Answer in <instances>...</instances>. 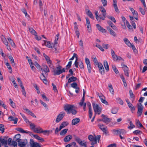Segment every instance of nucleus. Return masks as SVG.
Segmentation results:
<instances>
[{"mask_svg":"<svg viewBox=\"0 0 147 147\" xmlns=\"http://www.w3.org/2000/svg\"><path fill=\"white\" fill-rule=\"evenodd\" d=\"M64 109L67 114L71 113L72 114L76 115L77 112L75 109L74 106L73 105L66 104L64 106Z\"/></svg>","mask_w":147,"mask_h":147,"instance_id":"1","label":"nucleus"},{"mask_svg":"<svg viewBox=\"0 0 147 147\" xmlns=\"http://www.w3.org/2000/svg\"><path fill=\"white\" fill-rule=\"evenodd\" d=\"M43 56L45 58L49 67L51 68H53V65L52 63V61L51 60L49 57L45 53H43Z\"/></svg>","mask_w":147,"mask_h":147,"instance_id":"2","label":"nucleus"},{"mask_svg":"<svg viewBox=\"0 0 147 147\" xmlns=\"http://www.w3.org/2000/svg\"><path fill=\"white\" fill-rule=\"evenodd\" d=\"M92 106L95 113H97L98 115L100 114L101 111L99 106L94 103H92Z\"/></svg>","mask_w":147,"mask_h":147,"instance_id":"3","label":"nucleus"},{"mask_svg":"<svg viewBox=\"0 0 147 147\" xmlns=\"http://www.w3.org/2000/svg\"><path fill=\"white\" fill-rule=\"evenodd\" d=\"M98 126L100 129L105 134L107 135L108 134V131L107 130V126L103 124L100 123H98Z\"/></svg>","mask_w":147,"mask_h":147,"instance_id":"4","label":"nucleus"},{"mask_svg":"<svg viewBox=\"0 0 147 147\" xmlns=\"http://www.w3.org/2000/svg\"><path fill=\"white\" fill-rule=\"evenodd\" d=\"M112 131L114 133L115 135L123 134L126 133L125 130L124 129H119L117 130L113 129L112 130Z\"/></svg>","mask_w":147,"mask_h":147,"instance_id":"5","label":"nucleus"},{"mask_svg":"<svg viewBox=\"0 0 147 147\" xmlns=\"http://www.w3.org/2000/svg\"><path fill=\"white\" fill-rule=\"evenodd\" d=\"M137 106L138 111L137 113L139 115V116H140L141 115L142 112L144 108L143 107L142 105V104L141 103H138Z\"/></svg>","mask_w":147,"mask_h":147,"instance_id":"6","label":"nucleus"},{"mask_svg":"<svg viewBox=\"0 0 147 147\" xmlns=\"http://www.w3.org/2000/svg\"><path fill=\"white\" fill-rule=\"evenodd\" d=\"M85 62L87 65L89 73H90L91 72L92 67L90 61L89 59L87 58L85 59Z\"/></svg>","mask_w":147,"mask_h":147,"instance_id":"7","label":"nucleus"},{"mask_svg":"<svg viewBox=\"0 0 147 147\" xmlns=\"http://www.w3.org/2000/svg\"><path fill=\"white\" fill-rule=\"evenodd\" d=\"M65 115V113L64 112H62L60 113L59 114L56 119L55 121L56 123H58L60 121H61L64 116Z\"/></svg>","mask_w":147,"mask_h":147,"instance_id":"8","label":"nucleus"},{"mask_svg":"<svg viewBox=\"0 0 147 147\" xmlns=\"http://www.w3.org/2000/svg\"><path fill=\"white\" fill-rule=\"evenodd\" d=\"M101 116L102 117V120L103 122L106 123L107 124H108L111 121V119L110 118H108L105 115L102 114Z\"/></svg>","mask_w":147,"mask_h":147,"instance_id":"9","label":"nucleus"},{"mask_svg":"<svg viewBox=\"0 0 147 147\" xmlns=\"http://www.w3.org/2000/svg\"><path fill=\"white\" fill-rule=\"evenodd\" d=\"M18 145L21 147H24L25 146L27 143V141L26 139L24 140H18Z\"/></svg>","mask_w":147,"mask_h":147,"instance_id":"10","label":"nucleus"},{"mask_svg":"<svg viewBox=\"0 0 147 147\" xmlns=\"http://www.w3.org/2000/svg\"><path fill=\"white\" fill-rule=\"evenodd\" d=\"M17 130L18 131L22 133L29 134L31 136H32V135H33L32 132H30L28 131H25L22 128H17Z\"/></svg>","mask_w":147,"mask_h":147,"instance_id":"11","label":"nucleus"},{"mask_svg":"<svg viewBox=\"0 0 147 147\" xmlns=\"http://www.w3.org/2000/svg\"><path fill=\"white\" fill-rule=\"evenodd\" d=\"M98 68L99 69L100 72L102 75H103L105 74V70L103 67L101 63H99L98 65Z\"/></svg>","mask_w":147,"mask_h":147,"instance_id":"12","label":"nucleus"},{"mask_svg":"<svg viewBox=\"0 0 147 147\" xmlns=\"http://www.w3.org/2000/svg\"><path fill=\"white\" fill-rule=\"evenodd\" d=\"M122 68H123V69L124 72L125 74L127 77L129 76V68L127 66L125 65H122Z\"/></svg>","mask_w":147,"mask_h":147,"instance_id":"13","label":"nucleus"},{"mask_svg":"<svg viewBox=\"0 0 147 147\" xmlns=\"http://www.w3.org/2000/svg\"><path fill=\"white\" fill-rule=\"evenodd\" d=\"M43 68H41V70L42 72L44 71L46 73H47L50 72L49 69L48 67L46 65L44 64L43 65Z\"/></svg>","mask_w":147,"mask_h":147,"instance_id":"14","label":"nucleus"},{"mask_svg":"<svg viewBox=\"0 0 147 147\" xmlns=\"http://www.w3.org/2000/svg\"><path fill=\"white\" fill-rule=\"evenodd\" d=\"M53 68H52L53 70L52 71V72L53 73L54 75H59L62 74V71L60 69H58L55 70L54 66H53Z\"/></svg>","mask_w":147,"mask_h":147,"instance_id":"15","label":"nucleus"},{"mask_svg":"<svg viewBox=\"0 0 147 147\" xmlns=\"http://www.w3.org/2000/svg\"><path fill=\"white\" fill-rule=\"evenodd\" d=\"M72 138V137L71 135H69L66 136L63 139V140L65 142H68L71 140Z\"/></svg>","mask_w":147,"mask_h":147,"instance_id":"16","label":"nucleus"},{"mask_svg":"<svg viewBox=\"0 0 147 147\" xmlns=\"http://www.w3.org/2000/svg\"><path fill=\"white\" fill-rule=\"evenodd\" d=\"M96 26L98 30L101 31L103 33H105L106 32V30L103 28L99 24H96Z\"/></svg>","mask_w":147,"mask_h":147,"instance_id":"17","label":"nucleus"},{"mask_svg":"<svg viewBox=\"0 0 147 147\" xmlns=\"http://www.w3.org/2000/svg\"><path fill=\"white\" fill-rule=\"evenodd\" d=\"M107 28L108 31L109 32L110 34L114 36H115L116 34L115 32L110 27L108 26L107 27Z\"/></svg>","mask_w":147,"mask_h":147,"instance_id":"18","label":"nucleus"},{"mask_svg":"<svg viewBox=\"0 0 147 147\" xmlns=\"http://www.w3.org/2000/svg\"><path fill=\"white\" fill-rule=\"evenodd\" d=\"M111 51L112 56L113 60L115 61H117V58L118 56L115 54L114 51L112 49H111Z\"/></svg>","mask_w":147,"mask_h":147,"instance_id":"19","label":"nucleus"},{"mask_svg":"<svg viewBox=\"0 0 147 147\" xmlns=\"http://www.w3.org/2000/svg\"><path fill=\"white\" fill-rule=\"evenodd\" d=\"M8 119L9 121H14V123L16 124L17 123L18 121V119L17 118H14L12 116H10L9 117Z\"/></svg>","mask_w":147,"mask_h":147,"instance_id":"20","label":"nucleus"},{"mask_svg":"<svg viewBox=\"0 0 147 147\" xmlns=\"http://www.w3.org/2000/svg\"><path fill=\"white\" fill-rule=\"evenodd\" d=\"M80 119L79 118H76L73 119L71 123V125H75L80 122Z\"/></svg>","mask_w":147,"mask_h":147,"instance_id":"21","label":"nucleus"},{"mask_svg":"<svg viewBox=\"0 0 147 147\" xmlns=\"http://www.w3.org/2000/svg\"><path fill=\"white\" fill-rule=\"evenodd\" d=\"M44 43L42 44V45H45L46 46L49 48H52V47L51 46V44L50 42L45 40H44Z\"/></svg>","mask_w":147,"mask_h":147,"instance_id":"22","label":"nucleus"},{"mask_svg":"<svg viewBox=\"0 0 147 147\" xmlns=\"http://www.w3.org/2000/svg\"><path fill=\"white\" fill-rule=\"evenodd\" d=\"M88 139L91 142H96L97 138L94 137L92 135H90L88 136Z\"/></svg>","mask_w":147,"mask_h":147,"instance_id":"23","label":"nucleus"},{"mask_svg":"<svg viewBox=\"0 0 147 147\" xmlns=\"http://www.w3.org/2000/svg\"><path fill=\"white\" fill-rule=\"evenodd\" d=\"M0 143L2 145H7V140L5 139L2 138V137L1 136L0 138Z\"/></svg>","mask_w":147,"mask_h":147,"instance_id":"24","label":"nucleus"},{"mask_svg":"<svg viewBox=\"0 0 147 147\" xmlns=\"http://www.w3.org/2000/svg\"><path fill=\"white\" fill-rule=\"evenodd\" d=\"M23 109L24 110L27 112L29 114L31 115L34 118L36 117V116L34 114L30 111L28 109H27L26 108H24Z\"/></svg>","mask_w":147,"mask_h":147,"instance_id":"25","label":"nucleus"},{"mask_svg":"<svg viewBox=\"0 0 147 147\" xmlns=\"http://www.w3.org/2000/svg\"><path fill=\"white\" fill-rule=\"evenodd\" d=\"M32 136L35 138L40 141L41 142H44V140L43 138L40 137L37 135H34L33 134Z\"/></svg>","mask_w":147,"mask_h":147,"instance_id":"26","label":"nucleus"},{"mask_svg":"<svg viewBox=\"0 0 147 147\" xmlns=\"http://www.w3.org/2000/svg\"><path fill=\"white\" fill-rule=\"evenodd\" d=\"M77 78L76 77L74 76H72L69 78L68 80V83H71L73 82H75L77 80Z\"/></svg>","mask_w":147,"mask_h":147,"instance_id":"27","label":"nucleus"},{"mask_svg":"<svg viewBox=\"0 0 147 147\" xmlns=\"http://www.w3.org/2000/svg\"><path fill=\"white\" fill-rule=\"evenodd\" d=\"M42 129L40 127H36L35 129H34V131L35 133H42Z\"/></svg>","mask_w":147,"mask_h":147,"instance_id":"28","label":"nucleus"},{"mask_svg":"<svg viewBox=\"0 0 147 147\" xmlns=\"http://www.w3.org/2000/svg\"><path fill=\"white\" fill-rule=\"evenodd\" d=\"M21 135L20 134H17L14 137L13 139V140L17 141L18 140H21V139H20V138Z\"/></svg>","mask_w":147,"mask_h":147,"instance_id":"29","label":"nucleus"},{"mask_svg":"<svg viewBox=\"0 0 147 147\" xmlns=\"http://www.w3.org/2000/svg\"><path fill=\"white\" fill-rule=\"evenodd\" d=\"M129 9L134 15L136 17H137L138 16V13L137 12L135 11L133 8L130 7Z\"/></svg>","mask_w":147,"mask_h":147,"instance_id":"30","label":"nucleus"},{"mask_svg":"<svg viewBox=\"0 0 147 147\" xmlns=\"http://www.w3.org/2000/svg\"><path fill=\"white\" fill-rule=\"evenodd\" d=\"M68 124V122L67 121H64L62 122L60 126V129H62L64 127L67 126Z\"/></svg>","mask_w":147,"mask_h":147,"instance_id":"31","label":"nucleus"},{"mask_svg":"<svg viewBox=\"0 0 147 147\" xmlns=\"http://www.w3.org/2000/svg\"><path fill=\"white\" fill-rule=\"evenodd\" d=\"M29 31L34 36H37V33L36 31L32 28H29Z\"/></svg>","mask_w":147,"mask_h":147,"instance_id":"32","label":"nucleus"},{"mask_svg":"<svg viewBox=\"0 0 147 147\" xmlns=\"http://www.w3.org/2000/svg\"><path fill=\"white\" fill-rule=\"evenodd\" d=\"M123 40L125 43L129 47H130L132 45L129 40L127 38H125L123 39Z\"/></svg>","mask_w":147,"mask_h":147,"instance_id":"33","label":"nucleus"},{"mask_svg":"<svg viewBox=\"0 0 147 147\" xmlns=\"http://www.w3.org/2000/svg\"><path fill=\"white\" fill-rule=\"evenodd\" d=\"M88 16L92 19H94V17L92 12L90 10H88L86 13Z\"/></svg>","mask_w":147,"mask_h":147,"instance_id":"34","label":"nucleus"},{"mask_svg":"<svg viewBox=\"0 0 147 147\" xmlns=\"http://www.w3.org/2000/svg\"><path fill=\"white\" fill-rule=\"evenodd\" d=\"M104 65L105 69L108 71L109 70V66L108 63L106 61H104Z\"/></svg>","mask_w":147,"mask_h":147,"instance_id":"35","label":"nucleus"},{"mask_svg":"<svg viewBox=\"0 0 147 147\" xmlns=\"http://www.w3.org/2000/svg\"><path fill=\"white\" fill-rule=\"evenodd\" d=\"M76 144L75 142H73L67 144L65 147H74Z\"/></svg>","mask_w":147,"mask_h":147,"instance_id":"36","label":"nucleus"},{"mask_svg":"<svg viewBox=\"0 0 147 147\" xmlns=\"http://www.w3.org/2000/svg\"><path fill=\"white\" fill-rule=\"evenodd\" d=\"M29 123L30 124V129L32 130H33V131H34V129H35L36 128L35 125L34 123H31L30 121L29 122Z\"/></svg>","mask_w":147,"mask_h":147,"instance_id":"37","label":"nucleus"},{"mask_svg":"<svg viewBox=\"0 0 147 147\" xmlns=\"http://www.w3.org/2000/svg\"><path fill=\"white\" fill-rule=\"evenodd\" d=\"M68 130L67 129H64L60 132V134L61 136H64L67 132Z\"/></svg>","mask_w":147,"mask_h":147,"instance_id":"38","label":"nucleus"},{"mask_svg":"<svg viewBox=\"0 0 147 147\" xmlns=\"http://www.w3.org/2000/svg\"><path fill=\"white\" fill-rule=\"evenodd\" d=\"M117 102V103L122 105L123 104V101L120 98L118 97L116 98Z\"/></svg>","mask_w":147,"mask_h":147,"instance_id":"39","label":"nucleus"},{"mask_svg":"<svg viewBox=\"0 0 147 147\" xmlns=\"http://www.w3.org/2000/svg\"><path fill=\"white\" fill-rule=\"evenodd\" d=\"M3 36V38H2L1 39L3 43H4L5 45H7V44H8V42H7L6 38Z\"/></svg>","mask_w":147,"mask_h":147,"instance_id":"40","label":"nucleus"},{"mask_svg":"<svg viewBox=\"0 0 147 147\" xmlns=\"http://www.w3.org/2000/svg\"><path fill=\"white\" fill-rule=\"evenodd\" d=\"M52 132V131L51 130H43L42 129L41 133H43L45 135H46L47 134H49L50 133H51Z\"/></svg>","mask_w":147,"mask_h":147,"instance_id":"41","label":"nucleus"},{"mask_svg":"<svg viewBox=\"0 0 147 147\" xmlns=\"http://www.w3.org/2000/svg\"><path fill=\"white\" fill-rule=\"evenodd\" d=\"M109 87V90L111 92V93L112 94H113L114 93V90L111 84H110L108 86Z\"/></svg>","mask_w":147,"mask_h":147,"instance_id":"42","label":"nucleus"},{"mask_svg":"<svg viewBox=\"0 0 147 147\" xmlns=\"http://www.w3.org/2000/svg\"><path fill=\"white\" fill-rule=\"evenodd\" d=\"M4 125L3 124H0V131L3 133L4 132Z\"/></svg>","mask_w":147,"mask_h":147,"instance_id":"43","label":"nucleus"},{"mask_svg":"<svg viewBox=\"0 0 147 147\" xmlns=\"http://www.w3.org/2000/svg\"><path fill=\"white\" fill-rule=\"evenodd\" d=\"M129 124L130 126H128V128L130 129H131L132 128L135 127V125H134L131 121H130L129 122Z\"/></svg>","mask_w":147,"mask_h":147,"instance_id":"44","label":"nucleus"},{"mask_svg":"<svg viewBox=\"0 0 147 147\" xmlns=\"http://www.w3.org/2000/svg\"><path fill=\"white\" fill-rule=\"evenodd\" d=\"M118 110L117 108H113L111 110V113L113 114H116L118 112Z\"/></svg>","mask_w":147,"mask_h":147,"instance_id":"45","label":"nucleus"},{"mask_svg":"<svg viewBox=\"0 0 147 147\" xmlns=\"http://www.w3.org/2000/svg\"><path fill=\"white\" fill-rule=\"evenodd\" d=\"M136 125L139 127H142L144 129H145L139 120L136 123Z\"/></svg>","mask_w":147,"mask_h":147,"instance_id":"46","label":"nucleus"},{"mask_svg":"<svg viewBox=\"0 0 147 147\" xmlns=\"http://www.w3.org/2000/svg\"><path fill=\"white\" fill-rule=\"evenodd\" d=\"M112 67L114 71L115 72V73L116 74H117L119 73L115 65H112Z\"/></svg>","mask_w":147,"mask_h":147,"instance_id":"47","label":"nucleus"},{"mask_svg":"<svg viewBox=\"0 0 147 147\" xmlns=\"http://www.w3.org/2000/svg\"><path fill=\"white\" fill-rule=\"evenodd\" d=\"M20 87L22 90V91L23 94L25 96H26V93L24 86H23V85H21V86H20Z\"/></svg>","mask_w":147,"mask_h":147,"instance_id":"48","label":"nucleus"},{"mask_svg":"<svg viewBox=\"0 0 147 147\" xmlns=\"http://www.w3.org/2000/svg\"><path fill=\"white\" fill-rule=\"evenodd\" d=\"M101 11L103 17L104 18H106L107 17V13L105 9H104L103 10H101Z\"/></svg>","mask_w":147,"mask_h":147,"instance_id":"49","label":"nucleus"},{"mask_svg":"<svg viewBox=\"0 0 147 147\" xmlns=\"http://www.w3.org/2000/svg\"><path fill=\"white\" fill-rule=\"evenodd\" d=\"M96 47L98 48L102 51H104V50L103 48L98 44L96 43Z\"/></svg>","mask_w":147,"mask_h":147,"instance_id":"50","label":"nucleus"},{"mask_svg":"<svg viewBox=\"0 0 147 147\" xmlns=\"http://www.w3.org/2000/svg\"><path fill=\"white\" fill-rule=\"evenodd\" d=\"M88 113L89 117L90 119H91L92 118V109H89Z\"/></svg>","mask_w":147,"mask_h":147,"instance_id":"51","label":"nucleus"},{"mask_svg":"<svg viewBox=\"0 0 147 147\" xmlns=\"http://www.w3.org/2000/svg\"><path fill=\"white\" fill-rule=\"evenodd\" d=\"M133 133L136 135H138V134H140L141 133H142V132L140 130H135L133 132Z\"/></svg>","mask_w":147,"mask_h":147,"instance_id":"52","label":"nucleus"},{"mask_svg":"<svg viewBox=\"0 0 147 147\" xmlns=\"http://www.w3.org/2000/svg\"><path fill=\"white\" fill-rule=\"evenodd\" d=\"M71 86L74 88H77L78 86V84L76 82H74L71 84Z\"/></svg>","mask_w":147,"mask_h":147,"instance_id":"53","label":"nucleus"},{"mask_svg":"<svg viewBox=\"0 0 147 147\" xmlns=\"http://www.w3.org/2000/svg\"><path fill=\"white\" fill-rule=\"evenodd\" d=\"M20 114L21 115L23 118L24 119V121H25V122L26 123L27 122H29L30 121H29V120L23 114H21V113H20Z\"/></svg>","mask_w":147,"mask_h":147,"instance_id":"54","label":"nucleus"},{"mask_svg":"<svg viewBox=\"0 0 147 147\" xmlns=\"http://www.w3.org/2000/svg\"><path fill=\"white\" fill-rule=\"evenodd\" d=\"M9 100L10 102V105L13 108H14L15 107V103L13 102V101L12 100L11 98L9 99Z\"/></svg>","mask_w":147,"mask_h":147,"instance_id":"55","label":"nucleus"},{"mask_svg":"<svg viewBox=\"0 0 147 147\" xmlns=\"http://www.w3.org/2000/svg\"><path fill=\"white\" fill-rule=\"evenodd\" d=\"M108 18L110 20H111L114 23H115L116 22L115 18L112 16H108Z\"/></svg>","mask_w":147,"mask_h":147,"instance_id":"56","label":"nucleus"},{"mask_svg":"<svg viewBox=\"0 0 147 147\" xmlns=\"http://www.w3.org/2000/svg\"><path fill=\"white\" fill-rule=\"evenodd\" d=\"M72 63V62L71 61L69 62L68 65L66 66V69L67 70L68 69H69L70 68L71 65Z\"/></svg>","mask_w":147,"mask_h":147,"instance_id":"57","label":"nucleus"},{"mask_svg":"<svg viewBox=\"0 0 147 147\" xmlns=\"http://www.w3.org/2000/svg\"><path fill=\"white\" fill-rule=\"evenodd\" d=\"M76 60L74 62V65L76 68L78 67V64L79 63V62L77 61L78 60V57H76Z\"/></svg>","mask_w":147,"mask_h":147,"instance_id":"58","label":"nucleus"},{"mask_svg":"<svg viewBox=\"0 0 147 147\" xmlns=\"http://www.w3.org/2000/svg\"><path fill=\"white\" fill-rule=\"evenodd\" d=\"M32 147H40L39 144L37 142L34 143L32 145Z\"/></svg>","mask_w":147,"mask_h":147,"instance_id":"59","label":"nucleus"},{"mask_svg":"<svg viewBox=\"0 0 147 147\" xmlns=\"http://www.w3.org/2000/svg\"><path fill=\"white\" fill-rule=\"evenodd\" d=\"M79 65L80 67L82 69H84V65L82 61H80L79 62Z\"/></svg>","mask_w":147,"mask_h":147,"instance_id":"60","label":"nucleus"},{"mask_svg":"<svg viewBox=\"0 0 147 147\" xmlns=\"http://www.w3.org/2000/svg\"><path fill=\"white\" fill-rule=\"evenodd\" d=\"M129 92L130 97L131 98H135V96L133 93L132 90H130Z\"/></svg>","mask_w":147,"mask_h":147,"instance_id":"61","label":"nucleus"},{"mask_svg":"<svg viewBox=\"0 0 147 147\" xmlns=\"http://www.w3.org/2000/svg\"><path fill=\"white\" fill-rule=\"evenodd\" d=\"M75 140L78 143H79L82 141L77 136H75Z\"/></svg>","mask_w":147,"mask_h":147,"instance_id":"62","label":"nucleus"},{"mask_svg":"<svg viewBox=\"0 0 147 147\" xmlns=\"http://www.w3.org/2000/svg\"><path fill=\"white\" fill-rule=\"evenodd\" d=\"M131 48L133 50L134 52L135 53H137L138 52L137 50L136 49L134 45H131Z\"/></svg>","mask_w":147,"mask_h":147,"instance_id":"63","label":"nucleus"},{"mask_svg":"<svg viewBox=\"0 0 147 147\" xmlns=\"http://www.w3.org/2000/svg\"><path fill=\"white\" fill-rule=\"evenodd\" d=\"M40 78L41 80L43 81L44 80H45V79H46V78L44 74L43 73H42V75L40 77Z\"/></svg>","mask_w":147,"mask_h":147,"instance_id":"64","label":"nucleus"}]
</instances>
